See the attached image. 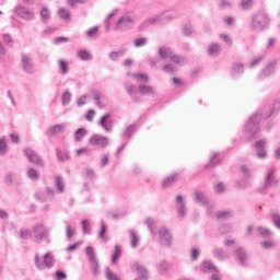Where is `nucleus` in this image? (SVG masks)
I'll list each match as a JSON object with an SVG mask.
<instances>
[{
    "label": "nucleus",
    "instance_id": "nucleus-20",
    "mask_svg": "<svg viewBox=\"0 0 280 280\" xmlns=\"http://www.w3.org/2000/svg\"><path fill=\"white\" fill-rule=\"evenodd\" d=\"M277 69V61L273 60L269 62L265 69L258 74V80H266V78H270L272 73H275V70Z\"/></svg>",
    "mask_w": 280,
    "mask_h": 280
},
{
    "label": "nucleus",
    "instance_id": "nucleus-34",
    "mask_svg": "<svg viewBox=\"0 0 280 280\" xmlns=\"http://www.w3.org/2000/svg\"><path fill=\"white\" fill-rule=\"evenodd\" d=\"M55 186L57 187V191H59V194L65 192V179L62 176H55Z\"/></svg>",
    "mask_w": 280,
    "mask_h": 280
},
{
    "label": "nucleus",
    "instance_id": "nucleus-10",
    "mask_svg": "<svg viewBox=\"0 0 280 280\" xmlns=\"http://www.w3.org/2000/svg\"><path fill=\"white\" fill-rule=\"evenodd\" d=\"M24 155L26 156V159H28L30 163L38 165L39 167H45V162L43 161L40 155H38V153L34 151V149L25 148Z\"/></svg>",
    "mask_w": 280,
    "mask_h": 280
},
{
    "label": "nucleus",
    "instance_id": "nucleus-17",
    "mask_svg": "<svg viewBox=\"0 0 280 280\" xmlns=\"http://www.w3.org/2000/svg\"><path fill=\"white\" fill-rule=\"evenodd\" d=\"M266 139H261L255 142L254 151L257 159H266L268 156V153L266 152Z\"/></svg>",
    "mask_w": 280,
    "mask_h": 280
},
{
    "label": "nucleus",
    "instance_id": "nucleus-40",
    "mask_svg": "<svg viewBox=\"0 0 280 280\" xmlns=\"http://www.w3.org/2000/svg\"><path fill=\"white\" fill-rule=\"evenodd\" d=\"M57 159H58L59 161H61L62 163H63L65 161H69V159H70V156H69V151H67V150L62 151V150H60V149H57Z\"/></svg>",
    "mask_w": 280,
    "mask_h": 280
},
{
    "label": "nucleus",
    "instance_id": "nucleus-5",
    "mask_svg": "<svg viewBox=\"0 0 280 280\" xmlns=\"http://www.w3.org/2000/svg\"><path fill=\"white\" fill-rule=\"evenodd\" d=\"M85 254L88 261L90 262V268L94 277L100 275V261L97 260V255L95 254V248L93 246L85 247Z\"/></svg>",
    "mask_w": 280,
    "mask_h": 280
},
{
    "label": "nucleus",
    "instance_id": "nucleus-33",
    "mask_svg": "<svg viewBox=\"0 0 280 280\" xmlns=\"http://www.w3.org/2000/svg\"><path fill=\"white\" fill-rule=\"evenodd\" d=\"M89 135L85 128L81 127L74 131V141L80 142L84 139V137Z\"/></svg>",
    "mask_w": 280,
    "mask_h": 280
},
{
    "label": "nucleus",
    "instance_id": "nucleus-12",
    "mask_svg": "<svg viewBox=\"0 0 280 280\" xmlns=\"http://www.w3.org/2000/svg\"><path fill=\"white\" fill-rule=\"evenodd\" d=\"M14 12L18 14V16H20V19H23L24 21H34V18L36 16L34 11L30 10L25 5H18L14 9Z\"/></svg>",
    "mask_w": 280,
    "mask_h": 280
},
{
    "label": "nucleus",
    "instance_id": "nucleus-53",
    "mask_svg": "<svg viewBox=\"0 0 280 280\" xmlns=\"http://www.w3.org/2000/svg\"><path fill=\"white\" fill-rule=\"evenodd\" d=\"M94 95V102L96 104L97 107L100 108H106V104H104L101 100L102 96L100 95V93H97L96 91L93 92Z\"/></svg>",
    "mask_w": 280,
    "mask_h": 280
},
{
    "label": "nucleus",
    "instance_id": "nucleus-60",
    "mask_svg": "<svg viewBox=\"0 0 280 280\" xmlns=\"http://www.w3.org/2000/svg\"><path fill=\"white\" fill-rule=\"evenodd\" d=\"M262 60H264V55H259L258 57L254 58L249 62V68L253 69V68L257 67V65H259V62H261Z\"/></svg>",
    "mask_w": 280,
    "mask_h": 280
},
{
    "label": "nucleus",
    "instance_id": "nucleus-9",
    "mask_svg": "<svg viewBox=\"0 0 280 280\" xmlns=\"http://www.w3.org/2000/svg\"><path fill=\"white\" fill-rule=\"evenodd\" d=\"M194 200L196 205H201L206 207L208 213H211V209H213V203L209 202V197L200 190H196L194 195Z\"/></svg>",
    "mask_w": 280,
    "mask_h": 280
},
{
    "label": "nucleus",
    "instance_id": "nucleus-52",
    "mask_svg": "<svg viewBox=\"0 0 280 280\" xmlns=\"http://www.w3.org/2000/svg\"><path fill=\"white\" fill-rule=\"evenodd\" d=\"M58 14L63 21H69V19H71V13L65 8L59 9Z\"/></svg>",
    "mask_w": 280,
    "mask_h": 280
},
{
    "label": "nucleus",
    "instance_id": "nucleus-4",
    "mask_svg": "<svg viewBox=\"0 0 280 280\" xmlns=\"http://www.w3.org/2000/svg\"><path fill=\"white\" fill-rule=\"evenodd\" d=\"M158 54L161 60H171L175 65H185V57L176 55L170 47H160Z\"/></svg>",
    "mask_w": 280,
    "mask_h": 280
},
{
    "label": "nucleus",
    "instance_id": "nucleus-25",
    "mask_svg": "<svg viewBox=\"0 0 280 280\" xmlns=\"http://www.w3.org/2000/svg\"><path fill=\"white\" fill-rule=\"evenodd\" d=\"M144 25H163V14H158L153 18L148 19Z\"/></svg>",
    "mask_w": 280,
    "mask_h": 280
},
{
    "label": "nucleus",
    "instance_id": "nucleus-15",
    "mask_svg": "<svg viewBox=\"0 0 280 280\" xmlns=\"http://www.w3.org/2000/svg\"><path fill=\"white\" fill-rule=\"evenodd\" d=\"M234 257L238 264V266H242L243 268L248 267V253L244 247H237L234 250Z\"/></svg>",
    "mask_w": 280,
    "mask_h": 280
},
{
    "label": "nucleus",
    "instance_id": "nucleus-26",
    "mask_svg": "<svg viewBox=\"0 0 280 280\" xmlns=\"http://www.w3.org/2000/svg\"><path fill=\"white\" fill-rule=\"evenodd\" d=\"M133 268L137 270V272H139L138 278H140L142 280H148L149 276H148V269H145V267L136 262L133 265Z\"/></svg>",
    "mask_w": 280,
    "mask_h": 280
},
{
    "label": "nucleus",
    "instance_id": "nucleus-19",
    "mask_svg": "<svg viewBox=\"0 0 280 280\" xmlns=\"http://www.w3.org/2000/svg\"><path fill=\"white\" fill-rule=\"evenodd\" d=\"M22 69L28 74H33L36 71L34 70V61L26 54H22Z\"/></svg>",
    "mask_w": 280,
    "mask_h": 280
},
{
    "label": "nucleus",
    "instance_id": "nucleus-28",
    "mask_svg": "<svg viewBox=\"0 0 280 280\" xmlns=\"http://www.w3.org/2000/svg\"><path fill=\"white\" fill-rule=\"evenodd\" d=\"M59 73L67 75L69 73V61L65 59H58Z\"/></svg>",
    "mask_w": 280,
    "mask_h": 280
},
{
    "label": "nucleus",
    "instance_id": "nucleus-31",
    "mask_svg": "<svg viewBox=\"0 0 280 280\" xmlns=\"http://www.w3.org/2000/svg\"><path fill=\"white\" fill-rule=\"evenodd\" d=\"M176 178H178V173H174V174L170 175L162 182V187H164V189L167 187H172V185H174V182L176 180Z\"/></svg>",
    "mask_w": 280,
    "mask_h": 280
},
{
    "label": "nucleus",
    "instance_id": "nucleus-14",
    "mask_svg": "<svg viewBox=\"0 0 280 280\" xmlns=\"http://www.w3.org/2000/svg\"><path fill=\"white\" fill-rule=\"evenodd\" d=\"M175 207H176L177 218L179 220H183V218L187 215V206L185 203V199L183 198V195H177L175 197Z\"/></svg>",
    "mask_w": 280,
    "mask_h": 280
},
{
    "label": "nucleus",
    "instance_id": "nucleus-47",
    "mask_svg": "<svg viewBox=\"0 0 280 280\" xmlns=\"http://www.w3.org/2000/svg\"><path fill=\"white\" fill-rule=\"evenodd\" d=\"M97 34H100V26H93L86 31L85 36H88V38H97Z\"/></svg>",
    "mask_w": 280,
    "mask_h": 280
},
{
    "label": "nucleus",
    "instance_id": "nucleus-1",
    "mask_svg": "<svg viewBox=\"0 0 280 280\" xmlns=\"http://www.w3.org/2000/svg\"><path fill=\"white\" fill-rule=\"evenodd\" d=\"M261 119H264V113L261 110L256 112L254 115H252L248 119V121L244 126V131L249 137V139H253L259 130H261Z\"/></svg>",
    "mask_w": 280,
    "mask_h": 280
},
{
    "label": "nucleus",
    "instance_id": "nucleus-59",
    "mask_svg": "<svg viewBox=\"0 0 280 280\" xmlns=\"http://www.w3.org/2000/svg\"><path fill=\"white\" fill-rule=\"evenodd\" d=\"M32 233H34L33 230L30 231L22 229L20 230V237L21 240H30V237H32Z\"/></svg>",
    "mask_w": 280,
    "mask_h": 280
},
{
    "label": "nucleus",
    "instance_id": "nucleus-51",
    "mask_svg": "<svg viewBox=\"0 0 280 280\" xmlns=\"http://www.w3.org/2000/svg\"><path fill=\"white\" fill-rule=\"evenodd\" d=\"M77 56L78 58H80V60H91V52H89V50L85 49L79 50Z\"/></svg>",
    "mask_w": 280,
    "mask_h": 280
},
{
    "label": "nucleus",
    "instance_id": "nucleus-11",
    "mask_svg": "<svg viewBox=\"0 0 280 280\" xmlns=\"http://www.w3.org/2000/svg\"><path fill=\"white\" fill-rule=\"evenodd\" d=\"M33 233L35 234V242L40 244L45 237H49V229L45 228V224L38 223L33 228Z\"/></svg>",
    "mask_w": 280,
    "mask_h": 280
},
{
    "label": "nucleus",
    "instance_id": "nucleus-29",
    "mask_svg": "<svg viewBox=\"0 0 280 280\" xmlns=\"http://www.w3.org/2000/svg\"><path fill=\"white\" fill-rule=\"evenodd\" d=\"M137 131V124H132L126 127V129L122 132V139H130L132 135Z\"/></svg>",
    "mask_w": 280,
    "mask_h": 280
},
{
    "label": "nucleus",
    "instance_id": "nucleus-37",
    "mask_svg": "<svg viewBox=\"0 0 280 280\" xmlns=\"http://www.w3.org/2000/svg\"><path fill=\"white\" fill-rule=\"evenodd\" d=\"M257 232L265 240H268V237H272V231H270L268 228L258 226Z\"/></svg>",
    "mask_w": 280,
    "mask_h": 280
},
{
    "label": "nucleus",
    "instance_id": "nucleus-27",
    "mask_svg": "<svg viewBox=\"0 0 280 280\" xmlns=\"http://www.w3.org/2000/svg\"><path fill=\"white\" fill-rule=\"evenodd\" d=\"M213 255L217 259H219L220 261H224L225 259H229V253H226L224 249L222 248H214L213 249Z\"/></svg>",
    "mask_w": 280,
    "mask_h": 280
},
{
    "label": "nucleus",
    "instance_id": "nucleus-62",
    "mask_svg": "<svg viewBox=\"0 0 280 280\" xmlns=\"http://www.w3.org/2000/svg\"><path fill=\"white\" fill-rule=\"evenodd\" d=\"M252 5H253V0H242L241 1L242 10H250Z\"/></svg>",
    "mask_w": 280,
    "mask_h": 280
},
{
    "label": "nucleus",
    "instance_id": "nucleus-36",
    "mask_svg": "<svg viewBox=\"0 0 280 280\" xmlns=\"http://www.w3.org/2000/svg\"><path fill=\"white\" fill-rule=\"evenodd\" d=\"M145 224H147L151 235H156V222H154V219L148 218L145 220Z\"/></svg>",
    "mask_w": 280,
    "mask_h": 280
},
{
    "label": "nucleus",
    "instance_id": "nucleus-7",
    "mask_svg": "<svg viewBox=\"0 0 280 280\" xmlns=\"http://www.w3.org/2000/svg\"><path fill=\"white\" fill-rule=\"evenodd\" d=\"M241 174L243 175V178L241 180L235 182V187L237 189H246L247 187H250V182L248 178L253 176V172L248 166L242 165L241 166Z\"/></svg>",
    "mask_w": 280,
    "mask_h": 280
},
{
    "label": "nucleus",
    "instance_id": "nucleus-61",
    "mask_svg": "<svg viewBox=\"0 0 280 280\" xmlns=\"http://www.w3.org/2000/svg\"><path fill=\"white\" fill-rule=\"evenodd\" d=\"M125 88H126L128 95H135L137 93V91H139L137 85L125 84Z\"/></svg>",
    "mask_w": 280,
    "mask_h": 280
},
{
    "label": "nucleus",
    "instance_id": "nucleus-46",
    "mask_svg": "<svg viewBox=\"0 0 280 280\" xmlns=\"http://www.w3.org/2000/svg\"><path fill=\"white\" fill-rule=\"evenodd\" d=\"M2 40L7 47H14V39L10 34H2Z\"/></svg>",
    "mask_w": 280,
    "mask_h": 280
},
{
    "label": "nucleus",
    "instance_id": "nucleus-13",
    "mask_svg": "<svg viewBox=\"0 0 280 280\" xmlns=\"http://www.w3.org/2000/svg\"><path fill=\"white\" fill-rule=\"evenodd\" d=\"M275 172H277V168H275V166H271L267 170L264 186L265 189H269V187H275L279 185V179H277V175H275Z\"/></svg>",
    "mask_w": 280,
    "mask_h": 280
},
{
    "label": "nucleus",
    "instance_id": "nucleus-42",
    "mask_svg": "<svg viewBox=\"0 0 280 280\" xmlns=\"http://www.w3.org/2000/svg\"><path fill=\"white\" fill-rule=\"evenodd\" d=\"M71 97H72L71 92L65 91L61 96L62 106H69V104H71Z\"/></svg>",
    "mask_w": 280,
    "mask_h": 280
},
{
    "label": "nucleus",
    "instance_id": "nucleus-57",
    "mask_svg": "<svg viewBox=\"0 0 280 280\" xmlns=\"http://www.w3.org/2000/svg\"><path fill=\"white\" fill-rule=\"evenodd\" d=\"M133 45L136 47H145L148 45V38L145 37H139L133 40Z\"/></svg>",
    "mask_w": 280,
    "mask_h": 280
},
{
    "label": "nucleus",
    "instance_id": "nucleus-58",
    "mask_svg": "<svg viewBox=\"0 0 280 280\" xmlns=\"http://www.w3.org/2000/svg\"><path fill=\"white\" fill-rule=\"evenodd\" d=\"M75 235V230L71 229V225H69V222H66V237L67 240H71Z\"/></svg>",
    "mask_w": 280,
    "mask_h": 280
},
{
    "label": "nucleus",
    "instance_id": "nucleus-32",
    "mask_svg": "<svg viewBox=\"0 0 280 280\" xmlns=\"http://www.w3.org/2000/svg\"><path fill=\"white\" fill-rule=\"evenodd\" d=\"M62 130H65V125L58 124L55 126H50L48 129V132H49L50 137H56V135H60V132H62Z\"/></svg>",
    "mask_w": 280,
    "mask_h": 280
},
{
    "label": "nucleus",
    "instance_id": "nucleus-8",
    "mask_svg": "<svg viewBox=\"0 0 280 280\" xmlns=\"http://www.w3.org/2000/svg\"><path fill=\"white\" fill-rule=\"evenodd\" d=\"M35 266L37 270H45V268H54V256L51 253H47L43 257V261L40 260V256L38 254L35 255Z\"/></svg>",
    "mask_w": 280,
    "mask_h": 280
},
{
    "label": "nucleus",
    "instance_id": "nucleus-54",
    "mask_svg": "<svg viewBox=\"0 0 280 280\" xmlns=\"http://www.w3.org/2000/svg\"><path fill=\"white\" fill-rule=\"evenodd\" d=\"M271 220L273 222V226L276 229L280 230V213L277 212V211H273L272 214H271Z\"/></svg>",
    "mask_w": 280,
    "mask_h": 280
},
{
    "label": "nucleus",
    "instance_id": "nucleus-48",
    "mask_svg": "<svg viewBox=\"0 0 280 280\" xmlns=\"http://www.w3.org/2000/svg\"><path fill=\"white\" fill-rule=\"evenodd\" d=\"M27 176L31 178V180H38L40 178V174H38V171L31 167L27 170Z\"/></svg>",
    "mask_w": 280,
    "mask_h": 280
},
{
    "label": "nucleus",
    "instance_id": "nucleus-41",
    "mask_svg": "<svg viewBox=\"0 0 280 280\" xmlns=\"http://www.w3.org/2000/svg\"><path fill=\"white\" fill-rule=\"evenodd\" d=\"M209 56H218L220 54V44H210L208 47Z\"/></svg>",
    "mask_w": 280,
    "mask_h": 280
},
{
    "label": "nucleus",
    "instance_id": "nucleus-22",
    "mask_svg": "<svg viewBox=\"0 0 280 280\" xmlns=\"http://www.w3.org/2000/svg\"><path fill=\"white\" fill-rule=\"evenodd\" d=\"M201 272L207 273V272H212V273H218L220 270H218V267L213 265V262L206 260L203 261L201 266Z\"/></svg>",
    "mask_w": 280,
    "mask_h": 280
},
{
    "label": "nucleus",
    "instance_id": "nucleus-49",
    "mask_svg": "<svg viewBox=\"0 0 280 280\" xmlns=\"http://www.w3.org/2000/svg\"><path fill=\"white\" fill-rule=\"evenodd\" d=\"M8 154V141L5 138H0V156Z\"/></svg>",
    "mask_w": 280,
    "mask_h": 280
},
{
    "label": "nucleus",
    "instance_id": "nucleus-24",
    "mask_svg": "<svg viewBox=\"0 0 280 280\" xmlns=\"http://www.w3.org/2000/svg\"><path fill=\"white\" fill-rule=\"evenodd\" d=\"M138 93L140 95H154V93H156V91L154 90V88L150 86V85H139L138 86Z\"/></svg>",
    "mask_w": 280,
    "mask_h": 280
},
{
    "label": "nucleus",
    "instance_id": "nucleus-45",
    "mask_svg": "<svg viewBox=\"0 0 280 280\" xmlns=\"http://www.w3.org/2000/svg\"><path fill=\"white\" fill-rule=\"evenodd\" d=\"M81 226L84 235H91V223L89 222V219L82 220Z\"/></svg>",
    "mask_w": 280,
    "mask_h": 280
},
{
    "label": "nucleus",
    "instance_id": "nucleus-3",
    "mask_svg": "<svg viewBox=\"0 0 280 280\" xmlns=\"http://www.w3.org/2000/svg\"><path fill=\"white\" fill-rule=\"evenodd\" d=\"M270 25V18L264 12H256L249 19V30L253 32H264Z\"/></svg>",
    "mask_w": 280,
    "mask_h": 280
},
{
    "label": "nucleus",
    "instance_id": "nucleus-30",
    "mask_svg": "<svg viewBox=\"0 0 280 280\" xmlns=\"http://www.w3.org/2000/svg\"><path fill=\"white\" fill-rule=\"evenodd\" d=\"M124 56H126V49H120L118 51H110L108 54L109 60H113L114 62H117V60H119V58H124Z\"/></svg>",
    "mask_w": 280,
    "mask_h": 280
},
{
    "label": "nucleus",
    "instance_id": "nucleus-2",
    "mask_svg": "<svg viewBox=\"0 0 280 280\" xmlns=\"http://www.w3.org/2000/svg\"><path fill=\"white\" fill-rule=\"evenodd\" d=\"M136 22L137 14L132 11L126 12L115 23L114 30L115 32H128V30H132V27H135Z\"/></svg>",
    "mask_w": 280,
    "mask_h": 280
},
{
    "label": "nucleus",
    "instance_id": "nucleus-38",
    "mask_svg": "<svg viewBox=\"0 0 280 280\" xmlns=\"http://www.w3.org/2000/svg\"><path fill=\"white\" fill-rule=\"evenodd\" d=\"M106 223H104V221H101V230L98 232V237L100 240H103V242H108V236H106Z\"/></svg>",
    "mask_w": 280,
    "mask_h": 280
},
{
    "label": "nucleus",
    "instance_id": "nucleus-16",
    "mask_svg": "<svg viewBox=\"0 0 280 280\" xmlns=\"http://www.w3.org/2000/svg\"><path fill=\"white\" fill-rule=\"evenodd\" d=\"M159 242L164 248H170L172 246V233H170L167 228H162L159 231Z\"/></svg>",
    "mask_w": 280,
    "mask_h": 280
},
{
    "label": "nucleus",
    "instance_id": "nucleus-64",
    "mask_svg": "<svg viewBox=\"0 0 280 280\" xmlns=\"http://www.w3.org/2000/svg\"><path fill=\"white\" fill-rule=\"evenodd\" d=\"M158 270L159 272H165V270H167V262L165 260L160 261Z\"/></svg>",
    "mask_w": 280,
    "mask_h": 280
},
{
    "label": "nucleus",
    "instance_id": "nucleus-44",
    "mask_svg": "<svg viewBox=\"0 0 280 280\" xmlns=\"http://www.w3.org/2000/svg\"><path fill=\"white\" fill-rule=\"evenodd\" d=\"M277 110H280V100L273 102V107L268 114L265 115L266 119H270V117H272Z\"/></svg>",
    "mask_w": 280,
    "mask_h": 280
},
{
    "label": "nucleus",
    "instance_id": "nucleus-39",
    "mask_svg": "<svg viewBox=\"0 0 280 280\" xmlns=\"http://www.w3.org/2000/svg\"><path fill=\"white\" fill-rule=\"evenodd\" d=\"M130 246L131 248H137L139 246V236H137V232L130 230Z\"/></svg>",
    "mask_w": 280,
    "mask_h": 280
},
{
    "label": "nucleus",
    "instance_id": "nucleus-63",
    "mask_svg": "<svg viewBox=\"0 0 280 280\" xmlns=\"http://www.w3.org/2000/svg\"><path fill=\"white\" fill-rule=\"evenodd\" d=\"M232 3L229 0H220L219 1V8L221 10H226V8H231Z\"/></svg>",
    "mask_w": 280,
    "mask_h": 280
},
{
    "label": "nucleus",
    "instance_id": "nucleus-43",
    "mask_svg": "<svg viewBox=\"0 0 280 280\" xmlns=\"http://www.w3.org/2000/svg\"><path fill=\"white\" fill-rule=\"evenodd\" d=\"M218 156H220V153L215 152V153H212L210 155V163L208 165V167H218V165H220V160H215L218 159Z\"/></svg>",
    "mask_w": 280,
    "mask_h": 280
},
{
    "label": "nucleus",
    "instance_id": "nucleus-35",
    "mask_svg": "<svg viewBox=\"0 0 280 280\" xmlns=\"http://www.w3.org/2000/svg\"><path fill=\"white\" fill-rule=\"evenodd\" d=\"M121 246L115 245L114 253L112 255V264H117L119 261V257H121Z\"/></svg>",
    "mask_w": 280,
    "mask_h": 280
},
{
    "label": "nucleus",
    "instance_id": "nucleus-21",
    "mask_svg": "<svg viewBox=\"0 0 280 280\" xmlns=\"http://www.w3.org/2000/svg\"><path fill=\"white\" fill-rule=\"evenodd\" d=\"M40 22L44 23V25H48L49 21H51V12L47 7L42 5V10L39 11Z\"/></svg>",
    "mask_w": 280,
    "mask_h": 280
},
{
    "label": "nucleus",
    "instance_id": "nucleus-18",
    "mask_svg": "<svg viewBox=\"0 0 280 280\" xmlns=\"http://www.w3.org/2000/svg\"><path fill=\"white\" fill-rule=\"evenodd\" d=\"M98 126L102 127L105 132H113L115 120L110 119V114H105L101 117Z\"/></svg>",
    "mask_w": 280,
    "mask_h": 280
},
{
    "label": "nucleus",
    "instance_id": "nucleus-56",
    "mask_svg": "<svg viewBox=\"0 0 280 280\" xmlns=\"http://www.w3.org/2000/svg\"><path fill=\"white\" fill-rule=\"evenodd\" d=\"M105 277L107 280H120L119 276H117L115 272H113V270H110V268H106L105 271Z\"/></svg>",
    "mask_w": 280,
    "mask_h": 280
},
{
    "label": "nucleus",
    "instance_id": "nucleus-55",
    "mask_svg": "<svg viewBox=\"0 0 280 280\" xmlns=\"http://www.w3.org/2000/svg\"><path fill=\"white\" fill-rule=\"evenodd\" d=\"M182 32H183L184 36H191V34H194V25L185 24L182 27Z\"/></svg>",
    "mask_w": 280,
    "mask_h": 280
},
{
    "label": "nucleus",
    "instance_id": "nucleus-23",
    "mask_svg": "<svg viewBox=\"0 0 280 280\" xmlns=\"http://www.w3.org/2000/svg\"><path fill=\"white\" fill-rule=\"evenodd\" d=\"M244 73V63H234L232 69H231V77L232 78H237Z\"/></svg>",
    "mask_w": 280,
    "mask_h": 280
},
{
    "label": "nucleus",
    "instance_id": "nucleus-50",
    "mask_svg": "<svg viewBox=\"0 0 280 280\" xmlns=\"http://www.w3.org/2000/svg\"><path fill=\"white\" fill-rule=\"evenodd\" d=\"M233 215V212L229 211V210H223L220 211L219 213H217V219L218 220H229V218H231Z\"/></svg>",
    "mask_w": 280,
    "mask_h": 280
},
{
    "label": "nucleus",
    "instance_id": "nucleus-6",
    "mask_svg": "<svg viewBox=\"0 0 280 280\" xmlns=\"http://www.w3.org/2000/svg\"><path fill=\"white\" fill-rule=\"evenodd\" d=\"M89 144L93 148H98L100 150H104L108 148L110 144V139L108 137L95 133L89 139Z\"/></svg>",
    "mask_w": 280,
    "mask_h": 280
}]
</instances>
